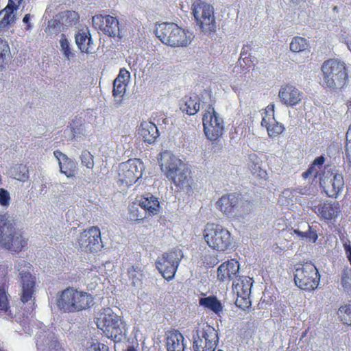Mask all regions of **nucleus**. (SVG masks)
<instances>
[{
	"instance_id": "obj_59",
	"label": "nucleus",
	"mask_w": 351,
	"mask_h": 351,
	"mask_svg": "<svg viewBox=\"0 0 351 351\" xmlns=\"http://www.w3.org/2000/svg\"><path fill=\"white\" fill-rule=\"evenodd\" d=\"M347 106H348V107H351V97H350V99L348 101Z\"/></svg>"
},
{
	"instance_id": "obj_26",
	"label": "nucleus",
	"mask_w": 351,
	"mask_h": 351,
	"mask_svg": "<svg viewBox=\"0 0 351 351\" xmlns=\"http://www.w3.org/2000/svg\"><path fill=\"white\" fill-rule=\"evenodd\" d=\"M324 161L325 158L323 156L316 158L308 167V169L302 173V178L304 179H306L309 177H313L314 178H318L320 180V177H322L323 173H327L325 170L322 171Z\"/></svg>"
},
{
	"instance_id": "obj_34",
	"label": "nucleus",
	"mask_w": 351,
	"mask_h": 351,
	"mask_svg": "<svg viewBox=\"0 0 351 351\" xmlns=\"http://www.w3.org/2000/svg\"><path fill=\"white\" fill-rule=\"evenodd\" d=\"M337 315L343 324L351 326V303L341 305L338 309Z\"/></svg>"
},
{
	"instance_id": "obj_51",
	"label": "nucleus",
	"mask_w": 351,
	"mask_h": 351,
	"mask_svg": "<svg viewBox=\"0 0 351 351\" xmlns=\"http://www.w3.org/2000/svg\"><path fill=\"white\" fill-rule=\"evenodd\" d=\"M31 18L32 16L30 14H26L23 19V22L26 25V30H30L32 28L30 23Z\"/></svg>"
},
{
	"instance_id": "obj_12",
	"label": "nucleus",
	"mask_w": 351,
	"mask_h": 351,
	"mask_svg": "<svg viewBox=\"0 0 351 351\" xmlns=\"http://www.w3.org/2000/svg\"><path fill=\"white\" fill-rule=\"evenodd\" d=\"M242 201L237 193H228L221 195L215 202V208L228 218H239L242 216Z\"/></svg>"
},
{
	"instance_id": "obj_44",
	"label": "nucleus",
	"mask_w": 351,
	"mask_h": 351,
	"mask_svg": "<svg viewBox=\"0 0 351 351\" xmlns=\"http://www.w3.org/2000/svg\"><path fill=\"white\" fill-rule=\"evenodd\" d=\"M341 285L345 291H351V277L346 271H343L341 274Z\"/></svg>"
},
{
	"instance_id": "obj_39",
	"label": "nucleus",
	"mask_w": 351,
	"mask_h": 351,
	"mask_svg": "<svg viewBox=\"0 0 351 351\" xmlns=\"http://www.w3.org/2000/svg\"><path fill=\"white\" fill-rule=\"evenodd\" d=\"M274 108L275 105L274 104H270L265 108L264 112L263 113V119L261 121V125L263 126H265L275 121Z\"/></svg>"
},
{
	"instance_id": "obj_45",
	"label": "nucleus",
	"mask_w": 351,
	"mask_h": 351,
	"mask_svg": "<svg viewBox=\"0 0 351 351\" xmlns=\"http://www.w3.org/2000/svg\"><path fill=\"white\" fill-rule=\"evenodd\" d=\"M129 217L132 221H139L143 220L145 216H143L138 208L133 206L130 208Z\"/></svg>"
},
{
	"instance_id": "obj_60",
	"label": "nucleus",
	"mask_w": 351,
	"mask_h": 351,
	"mask_svg": "<svg viewBox=\"0 0 351 351\" xmlns=\"http://www.w3.org/2000/svg\"><path fill=\"white\" fill-rule=\"evenodd\" d=\"M0 351H3V350L0 348Z\"/></svg>"
},
{
	"instance_id": "obj_52",
	"label": "nucleus",
	"mask_w": 351,
	"mask_h": 351,
	"mask_svg": "<svg viewBox=\"0 0 351 351\" xmlns=\"http://www.w3.org/2000/svg\"><path fill=\"white\" fill-rule=\"evenodd\" d=\"M346 154L350 163H351V139L347 141L346 145Z\"/></svg>"
},
{
	"instance_id": "obj_29",
	"label": "nucleus",
	"mask_w": 351,
	"mask_h": 351,
	"mask_svg": "<svg viewBox=\"0 0 351 351\" xmlns=\"http://www.w3.org/2000/svg\"><path fill=\"white\" fill-rule=\"evenodd\" d=\"M17 10L18 9H16V8L6 5L0 12V32L5 29L9 28L15 23L16 16L14 12Z\"/></svg>"
},
{
	"instance_id": "obj_48",
	"label": "nucleus",
	"mask_w": 351,
	"mask_h": 351,
	"mask_svg": "<svg viewBox=\"0 0 351 351\" xmlns=\"http://www.w3.org/2000/svg\"><path fill=\"white\" fill-rule=\"evenodd\" d=\"M251 50H252V47H251V45H250V44L244 45L241 49L240 60L242 59L246 64H247V62L245 60H247V62L251 61L250 59V55L249 53V52Z\"/></svg>"
},
{
	"instance_id": "obj_6",
	"label": "nucleus",
	"mask_w": 351,
	"mask_h": 351,
	"mask_svg": "<svg viewBox=\"0 0 351 351\" xmlns=\"http://www.w3.org/2000/svg\"><path fill=\"white\" fill-rule=\"evenodd\" d=\"M203 236L208 247L217 252H225L232 243L230 231L219 224L207 223Z\"/></svg>"
},
{
	"instance_id": "obj_40",
	"label": "nucleus",
	"mask_w": 351,
	"mask_h": 351,
	"mask_svg": "<svg viewBox=\"0 0 351 351\" xmlns=\"http://www.w3.org/2000/svg\"><path fill=\"white\" fill-rule=\"evenodd\" d=\"M128 82L114 80L113 82L112 95L114 97H123L126 91Z\"/></svg>"
},
{
	"instance_id": "obj_61",
	"label": "nucleus",
	"mask_w": 351,
	"mask_h": 351,
	"mask_svg": "<svg viewBox=\"0 0 351 351\" xmlns=\"http://www.w3.org/2000/svg\"><path fill=\"white\" fill-rule=\"evenodd\" d=\"M217 351H223V350H218Z\"/></svg>"
},
{
	"instance_id": "obj_3",
	"label": "nucleus",
	"mask_w": 351,
	"mask_h": 351,
	"mask_svg": "<svg viewBox=\"0 0 351 351\" xmlns=\"http://www.w3.org/2000/svg\"><path fill=\"white\" fill-rule=\"evenodd\" d=\"M322 86L330 90L341 89L348 83L346 64L336 58L325 60L321 66Z\"/></svg>"
},
{
	"instance_id": "obj_37",
	"label": "nucleus",
	"mask_w": 351,
	"mask_h": 351,
	"mask_svg": "<svg viewBox=\"0 0 351 351\" xmlns=\"http://www.w3.org/2000/svg\"><path fill=\"white\" fill-rule=\"evenodd\" d=\"M8 294L5 289V285H0V313H7L9 311Z\"/></svg>"
},
{
	"instance_id": "obj_21",
	"label": "nucleus",
	"mask_w": 351,
	"mask_h": 351,
	"mask_svg": "<svg viewBox=\"0 0 351 351\" xmlns=\"http://www.w3.org/2000/svg\"><path fill=\"white\" fill-rule=\"evenodd\" d=\"M278 97L283 105L293 107L302 102L304 93L295 86L287 84L280 87Z\"/></svg>"
},
{
	"instance_id": "obj_30",
	"label": "nucleus",
	"mask_w": 351,
	"mask_h": 351,
	"mask_svg": "<svg viewBox=\"0 0 351 351\" xmlns=\"http://www.w3.org/2000/svg\"><path fill=\"white\" fill-rule=\"evenodd\" d=\"M139 134L144 142L149 144L154 143L159 135L157 126L151 122L141 124Z\"/></svg>"
},
{
	"instance_id": "obj_38",
	"label": "nucleus",
	"mask_w": 351,
	"mask_h": 351,
	"mask_svg": "<svg viewBox=\"0 0 351 351\" xmlns=\"http://www.w3.org/2000/svg\"><path fill=\"white\" fill-rule=\"evenodd\" d=\"M270 137H276L283 132L285 127L276 120L265 126Z\"/></svg>"
},
{
	"instance_id": "obj_14",
	"label": "nucleus",
	"mask_w": 351,
	"mask_h": 351,
	"mask_svg": "<svg viewBox=\"0 0 351 351\" xmlns=\"http://www.w3.org/2000/svg\"><path fill=\"white\" fill-rule=\"evenodd\" d=\"M219 341L217 330L211 326L206 325L197 330L194 337V351H215Z\"/></svg>"
},
{
	"instance_id": "obj_23",
	"label": "nucleus",
	"mask_w": 351,
	"mask_h": 351,
	"mask_svg": "<svg viewBox=\"0 0 351 351\" xmlns=\"http://www.w3.org/2000/svg\"><path fill=\"white\" fill-rule=\"evenodd\" d=\"M180 109L188 115H194L200 107V99L196 94L185 95L180 101Z\"/></svg>"
},
{
	"instance_id": "obj_55",
	"label": "nucleus",
	"mask_w": 351,
	"mask_h": 351,
	"mask_svg": "<svg viewBox=\"0 0 351 351\" xmlns=\"http://www.w3.org/2000/svg\"><path fill=\"white\" fill-rule=\"evenodd\" d=\"M343 246H344V249L346 251L347 258H348L350 263H351V246L348 244H344Z\"/></svg>"
},
{
	"instance_id": "obj_31",
	"label": "nucleus",
	"mask_w": 351,
	"mask_h": 351,
	"mask_svg": "<svg viewBox=\"0 0 351 351\" xmlns=\"http://www.w3.org/2000/svg\"><path fill=\"white\" fill-rule=\"evenodd\" d=\"M252 282L251 278H239L233 282L232 290L237 295H246L251 293Z\"/></svg>"
},
{
	"instance_id": "obj_27",
	"label": "nucleus",
	"mask_w": 351,
	"mask_h": 351,
	"mask_svg": "<svg viewBox=\"0 0 351 351\" xmlns=\"http://www.w3.org/2000/svg\"><path fill=\"white\" fill-rule=\"evenodd\" d=\"M139 205L148 216H153L159 213L160 202L158 198L152 195L143 196L140 200Z\"/></svg>"
},
{
	"instance_id": "obj_35",
	"label": "nucleus",
	"mask_w": 351,
	"mask_h": 351,
	"mask_svg": "<svg viewBox=\"0 0 351 351\" xmlns=\"http://www.w3.org/2000/svg\"><path fill=\"white\" fill-rule=\"evenodd\" d=\"M11 56L8 42L0 38V68L8 64Z\"/></svg>"
},
{
	"instance_id": "obj_20",
	"label": "nucleus",
	"mask_w": 351,
	"mask_h": 351,
	"mask_svg": "<svg viewBox=\"0 0 351 351\" xmlns=\"http://www.w3.org/2000/svg\"><path fill=\"white\" fill-rule=\"evenodd\" d=\"M93 27L110 37H121L118 20L110 15L97 14L92 18Z\"/></svg>"
},
{
	"instance_id": "obj_41",
	"label": "nucleus",
	"mask_w": 351,
	"mask_h": 351,
	"mask_svg": "<svg viewBox=\"0 0 351 351\" xmlns=\"http://www.w3.org/2000/svg\"><path fill=\"white\" fill-rule=\"evenodd\" d=\"M250 295V294L237 295V297L235 301L237 306L243 310L249 308L252 305Z\"/></svg>"
},
{
	"instance_id": "obj_43",
	"label": "nucleus",
	"mask_w": 351,
	"mask_h": 351,
	"mask_svg": "<svg viewBox=\"0 0 351 351\" xmlns=\"http://www.w3.org/2000/svg\"><path fill=\"white\" fill-rule=\"evenodd\" d=\"M60 43L63 54L69 59L71 55V51L69 47V41L64 34L61 35Z\"/></svg>"
},
{
	"instance_id": "obj_5",
	"label": "nucleus",
	"mask_w": 351,
	"mask_h": 351,
	"mask_svg": "<svg viewBox=\"0 0 351 351\" xmlns=\"http://www.w3.org/2000/svg\"><path fill=\"white\" fill-rule=\"evenodd\" d=\"M27 245V240L16 228L7 214H0V246L12 253H19Z\"/></svg>"
},
{
	"instance_id": "obj_18",
	"label": "nucleus",
	"mask_w": 351,
	"mask_h": 351,
	"mask_svg": "<svg viewBox=\"0 0 351 351\" xmlns=\"http://www.w3.org/2000/svg\"><path fill=\"white\" fill-rule=\"evenodd\" d=\"M101 232L97 226H90L82 231L78 239L77 244L85 252H97L100 247Z\"/></svg>"
},
{
	"instance_id": "obj_2",
	"label": "nucleus",
	"mask_w": 351,
	"mask_h": 351,
	"mask_svg": "<svg viewBox=\"0 0 351 351\" xmlns=\"http://www.w3.org/2000/svg\"><path fill=\"white\" fill-rule=\"evenodd\" d=\"M93 304V297L88 292L69 287L60 291L56 297L58 310L64 313H78Z\"/></svg>"
},
{
	"instance_id": "obj_24",
	"label": "nucleus",
	"mask_w": 351,
	"mask_h": 351,
	"mask_svg": "<svg viewBox=\"0 0 351 351\" xmlns=\"http://www.w3.org/2000/svg\"><path fill=\"white\" fill-rule=\"evenodd\" d=\"M184 338L177 330H169L167 333L166 347L167 351H184Z\"/></svg>"
},
{
	"instance_id": "obj_47",
	"label": "nucleus",
	"mask_w": 351,
	"mask_h": 351,
	"mask_svg": "<svg viewBox=\"0 0 351 351\" xmlns=\"http://www.w3.org/2000/svg\"><path fill=\"white\" fill-rule=\"evenodd\" d=\"M87 351H109V348L104 343L94 342L87 348Z\"/></svg>"
},
{
	"instance_id": "obj_50",
	"label": "nucleus",
	"mask_w": 351,
	"mask_h": 351,
	"mask_svg": "<svg viewBox=\"0 0 351 351\" xmlns=\"http://www.w3.org/2000/svg\"><path fill=\"white\" fill-rule=\"evenodd\" d=\"M306 232H308L306 239L313 243H315L318 238L317 231L312 230L311 227L308 226V229Z\"/></svg>"
},
{
	"instance_id": "obj_32",
	"label": "nucleus",
	"mask_w": 351,
	"mask_h": 351,
	"mask_svg": "<svg viewBox=\"0 0 351 351\" xmlns=\"http://www.w3.org/2000/svg\"><path fill=\"white\" fill-rule=\"evenodd\" d=\"M75 43L82 53H90L91 36L88 33L80 32L75 35Z\"/></svg>"
},
{
	"instance_id": "obj_16",
	"label": "nucleus",
	"mask_w": 351,
	"mask_h": 351,
	"mask_svg": "<svg viewBox=\"0 0 351 351\" xmlns=\"http://www.w3.org/2000/svg\"><path fill=\"white\" fill-rule=\"evenodd\" d=\"M143 162L140 159H129L120 165L119 169V180L126 185L136 182L143 175Z\"/></svg>"
},
{
	"instance_id": "obj_11",
	"label": "nucleus",
	"mask_w": 351,
	"mask_h": 351,
	"mask_svg": "<svg viewBox=\"0 0 351 351\" xmlns=\"http://www.w3.org/2000/svg\"><path fill=\"white\" fill-rule=\"evenodd\" d=\"M121 318L113 313H105L101 320L97 323L98 328L114 343L121 342L125 337Z\"/></svg>"
},
{
	"instance_id": "obj_58",
	"label": "nucleus",
	"mask_w": 351,
	"mask_h": 351,
	"mask_svg": "<svg viewBox=\"0 0 351 351\" xmlns=\"http://www.w3.org/2000/svg\"><path fill=\"white\" fill-rule=\"evenodd\" d=\"M348 137H350V139H351V123H350V125L349 126L348 130L347 132V138H348Z\"/></svg>"
},
{
	"instance_id": "obj_28",
	"label": "nucleus",
	"mask_w": 351,
	"mask_h": 351,
	"mask_svg": "<svg viewBox=\"0 0 351 351\" xmlns=\"http://www.w3.org/2000/svg\"><path fill=\"white\" fill-rule=\"evenodd\" d=\"M250 163L249 169H250L254 178L258 180L260 183L266 181L268 178L267 171L262 169L260 165V160L255 154H250L249 156Z\"/></svg>"
},
{
	"instance_id": "obj_46",
	"label": "nucleus",
	"mask_w": 351,
	"mask_h": 351,
	"mask_svg": "<svg viewBox=\"0 0 351 351\" xmlns=\"http://www.w3.org/2000/svg\"><path fill=\"white\" fill-rule=\"evenodd\" d=\"M10 197L8 191L3 188L0 189V204L3 206L10 205Z\"/></svg>"
},
{
	"instance_id": "obj_36",
	"label": "nucleus",
	"mask_w": 351,
	"mask_h": 351,
	"mask_svg": "<svg viewBox=\"0 0 351 351\" xmlns=\"http://www.w3.org/2000/svg\"><path fill=\"white\" fill-rule=\"evenodd\" d=\"M308 47L306 40L300 36L294 37L290 43V50L295 53L304 51Z\"/></svg>"
},
{
	"instance_id": "obj_7",
	"label": "nucleus",
	"mask_w": 351,
	"mask_h": 351,
	"mask_svg": "<svg viewBox=\"0 0 351 351\" xmlns=\"http://www.w3.org/2000/svg\"><path fill=\"white\" fill-rule=\"evenodd\" d=\"M293 277L295 285L306 291L316 289L320 282L318 269L311 262L297 263L295 265Z\"/></svg>"
},
{
	"instance_id": "obj_9",
	"label": "nucleus",
	"mask_w": 351,
	"mask_h": 351,
	"mask_svg": "<svg viewBox=\"0 0 351 351\" xmlns=\"http://www.w3.org/2000/svg\"><path fill=\"white\" fill-rule=\"evenodd\" d=\"M192 11L197 24L203 32H215L216 22L214 8L211 5L196 0L192 5Z\"/></svg>"
},
{
	"instance_id": "obj_22",
	"label": "nucleus",
	"mask_w": 351,
	"mask_h": 351,
	"mask_svg": "<svg viewBox=\"0 0 351 351\" xmlns=\"http://www.w3.org/2000/svg\"><path fill=\"white\" fill-rule=\"evenodd\" d=\"M240 265L235 259H230L221 263L217 271V279L220 282H230L237 278Z\"/></svg>"
},
{
	"instance_id": "obj_53",
	"label": "nucleus",
	"mask_w": 351,
	"mask_h": 351,
	"mask_svg": "<svg viewBox=\"0 0 351 351\" xmlns=\"http://www.w3.org/2000/svg\"><path fill=\"white\" fill-rule=\"evenodd\" d=\"M23 1V0H8V3L7 5H10V7L16 8V9H18Z\"/></svg>"
},
{
	"instance_id": "obj_10",
	"label": "nucleus",
	"mask_w": 351,
	"mask_h": 351,
	"mask_svg": "<svg viewBox=\"0 0 351 351\" xmlns=\"http://www.w3.org/2000/svg\"><path fill=\"white\" fill-rule=\"evenodd\" d=\"M182 258V252L179 249H173L158 257L156 268L164 278L171 280L173 278Z\"/></svg>"
},
{
	"instance_id": "obj_57",
	"label": "nucleus",
	"mask_w": 351,
	"mask_h": 351,
	"mask_svg": "<svg viewBox=\"0 0 351 351\" xmlns=\"http://www.w3.org/2000/svg\"><path fill=\"white\" fill-rule=\"evenodd\" d=\"M66 16H71L72 18L75 19L76 21H77L79 19L78 14L75 11H67Z\"/></svg>"
},
{
	"instance_id": "obj_42",
	"label": "nucleus",
	"mask_w": 351,
	"mask_h": 351,
	"mask_svg": "<svg viewBox=\"0 0 351 351\" xmlns=\"http://www.w3.org/2000/svg\"><path fill=\"white\" fill-rule=\"evenodd\" d=\"M82 163L88 169L94 166L93 156L87 150L82 152L81 155Z\"/></svg>"
},
{
	"instance_id": "obj_33",
	"label": "nucleus",
	"mask_w": 351,
	"mask_h": 351,
	"mask_svg": "<svg viewBox=\"0 0 351 351\" xmlns=\"http://www.w3.org/2000/svg\"><path fill=\"white\" fill-rule=\"evenodd\" d=\"M199 304L216 314H219L222 311V305L219 300L215 296H208L202 298L199 300Z\"/></svg>"
},
{
	"instance_id": "obj_17",
	"label": "nucleus",
	"mask_w": 351,
	"mask_h": 351,
	"mask_svg": "<svg viewBox=\"0 0 351 351\" xmlns=\"http://www.w3.org/2000/svg\"><path fill=\"white\" fill-rule=\"evenodd\" d=\"M321 221L327 223H335L341 215V206L339 202L322 200L312 208Z\"/></svg>"
},
{
	"instance_id": "obj_49",
	"label": "nucleus",
	"mask_w": 351,
	"mask_h": 351,
	"mask_svg": "<svg viewBox=\"0 0 351 351\" xmlns=\"http://www.w3.org/2000/svg\"><path fill=\"white\" fill-rule=\"evenodd\" d=\"M130 76V72L125 68L120 69L118 76L115 80H119V81H124L128 82Z\"/></svg>"
},
{
	"instance_id": "obj_19",
	"label": "nucleus",
	"mask_w": 351,
	"mask_h": 351,
	"mask_svg": "<svg viewBox=\"0 0 351 351\" xmlns=\"http://www.w3.org/2000/svg\"><path fill=\"white\" fill-rule=\"evenodd\" d=\"M35 339L36 348L40 351H64L51 328L39 330Z\"/></svg>"
},
{
	"instance_id": "obj_25",
	"label": "nucleus",
	"mask_w": 351,
	"mask_h": 351,
	"mask_svg": "<svg viewBox=\"0 0 351 351\" xmlns=\"http://www.w3.org/2000/svg\"><path fill=\"white\" fill-rule=\"evenodd\" d=\"M53 154L59 161L60 171L68 178L74 176L76 168L74 161L59 150H56Z\"/></svg>"
},
{
	"instance_id": "obj_56",
	"label": "nucleus",
	"mask_w": 351,
	"mask_h": 351,
	"mask_svg": "<svg viewBox=\"0 0 351 351\" xmlns=\"http://www.w3.org/2000/svg\"><path fill=\"white\" fill-rule=\"evenodd\" d=\"M293 232H294V234L298 235L302 239L307 238L308 232H306H306H302V231H300L299 230L295 229V230H293Z\"/></svg>"
},
{
	"instance_id": "obj_13",
	"label": "nucleus",
	"mask_w": 351,
	"mask_h": 351,
	"mask_svg": "<svg viewBox=\"0 0 351 351\" xmlns=\"http://www.w3.org/2000/svg\"><path fill=\"white\" fill-rule=\"evenodd\" d=\"M206 136L211 141L221 137L224 130L223 121L218 116L212 105L208 106L202 118Z\"/></svg>"
},
{
	"instance_id": "obj_15",
	"label": "nucleus",
	"mask_w": 351,
	"mask_h": 351,
	"mask_svg": "<svg viewBox=\"0 0 351 351\" xmlns=\"http://www.w3.org/2000/svg\"><path fill=\"white\" fill-rule=\"evenodd\" d=\"M319 185L328 197L337 198L344 188L343 177L337 172L327 171L320 177Z\"/></svg>"
},
{
	"instance_id": "obj_54",
	"label": "nucleus",
	"mask_w": 351,
	"mask_h": 351,
	"mask_svg": "<svg viewBox=\"0 0 351 351\" xmlns=\"http://www.w3.org/2000/svg\"><path fill=\"white\" fill-rule=\"evenodd\" d=\"M19 168L25 172L23 173V175L21 176H19L17 179L20 180H25V178H27L28 177V176H27L28 171H27L26 167L23 165H20L19 166Z\"/></svg>"
},
{
	"instance_id": "obj_4",
	"label": "nucleus",
	"mask_w": 351,
	"mask_h": 351,
	"mask_svg": "<svg viewBox=\"0 0 351 351\" xmlns=\"http://www.w3.org/2000/svg\"><path fill=\"white\" fill-rule=\"evenodd\" d=\"M155 34L163 44L173 48L186 47L193 39L192 32L174 23H157Z\"/></svg>"
},
{
	"instance_id": "obj_8",
	"label": "nucleus",
	"mask_w": 351,
	"mask_h": 351,
	"mask_svg": "<svg viewBox=\"0 0 351 351\" xmlns=\"http://www.w3.org/2000/svg\"><path fill=\"white\" fill-rule=\"evenodd\" d=\"M32 265L23 260L16 266L19 271L20 300L23 303L32 302L35 305V293L36 291V278L31 274Z\"/></svg>"
},
{
	"instance_id": "obj_1",
	"label": "nucleus",
	"mask_w": 351,
	"mask_h": 351,
	"mask_svg": "<svg viewBox=\"0 0 351 351\" xmlns=\"http://www.w3.org/2000/svg\"><path fill=\"white\" fill-rule=\"evenodd\" d=\"M158 160L162 173L171 184L180 190L191 188V171L182 160L168 150L162 152Z\"/></svg>"
}]
</instances>
